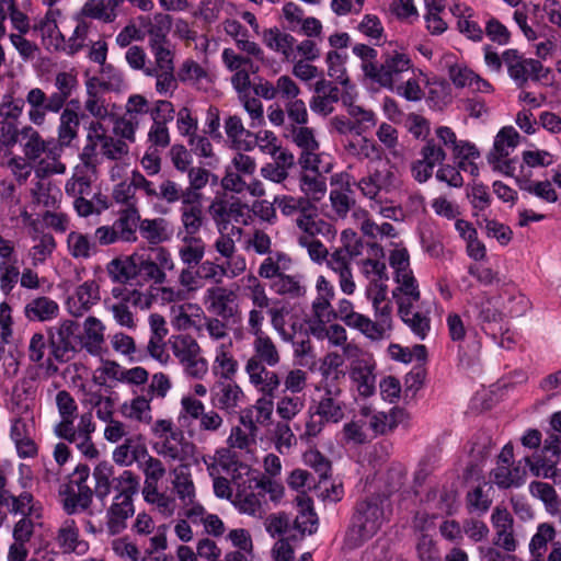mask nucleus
Segmentation results:
<instances>
[{
  "mask_svg": "<svg viewBox=\"0 0 561 561\" xmlns=\"http://www.w3.org/2000/svg\"><path fill=\"white\" fill-rule=\"evenodd\" d=\"M79 85L77 75L71 71H59L53 78L51 92L38 87L31 88L25 95L27 117L31 124L43 126L48 113L58 114L73 95Z\"/></svg>",
  "mask_w": 561,
  "mask_h": 561,
  "instance_id": "1",
  "label": "nucleus"
},
{
  "mask_svg": "<svg viewBox=\"0 0 561 561\" xmlns=\"http://www.w3.org/2000/svg\"><path fill=\"white\" fill-rule=\"evenodd\" d=\"M252 348L253 354L244 365L249 381L260 393L272 394L280 387L282 379L268 368L280 364V351L268 334L253 339Z\"/></svg>",
  "mask_w": 561,
  "mask_h": 561,
  "instance_id": "2",
  "label": "nucleus"
},
{
  "mask_svg": "<svg viewBox=\"0 0 561 561\" xmlns=\"http://www.w3.org/2000/svg\"><path fill=\"white\" fill-rule=\"evenodd\" d=\"M385 520L381 500L370 496L355 504L345 541L348 547L357 548L370 539L380 529Z\"/></svg>",
  "mask_w": 561,
  "mask_h": 561,
  "instance_id": "3",
  "label": "nucleus"
},
{
  "mask_svg": "<svg viewBox=\"0 0 561 561\" xmlns=\"http://www.w3.org/2000/svg\"><path fill=\"white\" fill-rule=\"evenodd\" d=\"M90 476V467L79 463L68 476V481L60 484L58 494L67 515L84 512L91 507L95 494L88 483Z\"/></svg>",
  "mask_w": 561,
  "mask_h": 561,
  "instance_id": "4",
  "label": "nucleus"
},
{
  "mask_svg": "<svg viewBox=\"0 0 561 561\" xmlns=\"http://www.w3.org/2000/svg\"><path fill=\"white\" fill-rule=\"evenodd\" d=\"M354 184L365 197L380 203L383 194L400 187L401 181L397 165L386 158L373 162L367 174Z\"/></svg>",
  "mask_w": 561,
  "mask_h": 561,
  "instance_id": "5",
  "label": "nucleus"
},
{
  "mask_svg": "<svg viewBox=\"0 0 561 561\" xmlns=\"http://www.w3.org/2000/svg\"><path fill=\"white\" fill-rule=\"evenodd\" d=\"M153 62L146 69V76L156 79L154 89L160 95H172L178 89L175 76V45L173 43L149 47Z\"/></svg>",
  "mask_w": 561,
  "mask_h": 561,
  "instance_id": "6",
  "label": "nucleus"
},
{
  "mask_svg": "<svg viewBox=\"0 0 561 561\" xmlns=\"http://www.w3.org/2000/svg\"><path fill=\"white\" fill-rule=\"evenodd\" d=\"M411 68V58L407 54L393 50L383 54L377 66H369L370 77L368 79L393 91L396 84L403 80L404 75L410 72Z\"/></svg>",
  "mask_w": 561,
  "mask_h": 561,
  "instance_id": "7",
  "label": "nucleus"
},
{
  "mask_svg": "<svg viewBox=\"0 0 561 561\" xmlns=\"http://www.w3.org/2000/svg\"><path fill=\"white\" fill-rule=\"evenodd\" d=\"M503 62L510 78L518 88H524L529 80L540 81L546 79L550 72L548 68L543 67L541 61L526 58L515 48L503 51Z\"/></svg>",
  "mask_w": 561,
  "mask_h": 561,
  "instance_id": "8",
  "label": "nucleus"
},
{
  "mask_svg": "<svg viewBox=\"0 0 561 561\" xmlns=\"http://www.w3.org/2000/svg\"><path fill=\"white\" fill-rule=\"evenodd\" d=\"M79 325L72 320H64L47 330L50 355L60 363L70 359V355L77 351Z\"/></svg>",
  "mask_w": 561,
  "mask_h": 561,
  "instance_id": "9",
  "label": "nucleus"
},
{
  "mask_svg": "<svg viewBox=\"0 0 561 561\" xmlns=\"http://www.w3.org/2000/svg\"><path fill=\"white\" fill-rule=\"evenodd\" d=\"M319 391L320 394L314 405V415L321 417L327 423H340L345 417L347 408L343 400V390L336 382L323 380Z\"/></svg>",
  "mask_w": 561,
  "mask_h": 561,
  "instance_id": "10",
  "label": "nucleus"
},
{
  "mask_svg": "<svg viewBox=\"0 0 561 561\" xmlns=\"http://www.w3.org/2000/svg\"><path fill=\"white\" fill-rule=\"evenodd\" d=\"M317 297L311 304L310 330L317 334L318 329L323 330L327 323L336 319L331 301L334 299V286L324 277L319 276L316 283Z\"/></svg>",
  "mask_w": 561,
  "mask_h": 561,
  "instance_id": "11",
  "label": "nucleus"
},
{
  "mask_svg": "<svg viewBox=\"0 0 561 561\" xmlns=\"http://www.w3.org/2000/svg\"><path fill=\"white\" fill-rule=\"evenodd\" d=\"M182 413L184 417H190L198 422V433L217 435L225 427L224 417L214 409H206L205 404L192 397H183L181 400Z\"/></svg>",
  "mask_w": 561,
  "mask_h": 561,
  "instance_id": "12",
  "label": "nucleus"
},
{
  "mask_svg": "<svg viewBox=\"0 0 561 561\" xmlns=\"http://www.w3.org/2000/svg\"><path fill=\"white\" fill-rule=\"evenodd\" d=\"M208 213L219 232L227 230L231 222L248 224V206L239 198H214L208 206Z\"/></svg>",
  "mask_w": 561,
  "mask_h": 561,
  "instance_id": "13",
  "label": "nucleus"
},
{
  "mask_svg": "<svg viewBox=\"0 0 561 561\" xmlns=\"http://www.w3.org/2000/svg\"><path fill=\"white\" fill-rule=\"evenodd\" d=\"M238 298L237 290L217 285L205 290L203 302L209 313L229 320L239 312Z\"/></svg>",
  "mask_w": 561,
  "mask_h": 561,
  "instance_id": "14",
  "label": "nucleus"
},
{
  "mask_svg": "<svg viewBox=\"0 0 561 561\" xmlns=\"http://www.w3.org/2000/svg\"><path fill=\"white\" fill-rule=\"evenodd\" d=\"M472 308L477 324L492 340H496L503 332L505 316L496 308L494 298L484 295L473 302Z\"/></svg>",
  "mask_w": 561,
  "mask_h": 561,
  "instance_id": "15",
  "label": "nucleus"
},
{
  "mask_svg": "<svg viewBox=\"0 0 561 561\" xmlns=\"http://www.w3.org/2000/svg\"><path fill=\"white\" fill-rule=\"evenodd\" d=\"M358 416L364 419L375 436L387 435L408 419V414L403 409L392 408L389 412H382L376 411L368 405L359 409Z\"/></svg>",
  "mask_w": 561,
  "mask_h": 561,
  "instance_id": "16",
  "label": "nucleus"
},
{
  "mask_svg": "<svg viewBox=\"0 0 561 561\" xmlns=\"http://www.w3.org/2000/svg\"><path fill=\"white\" fill-rule=\"evenodd\" d=\"M87 140L99 144L100 153L110 160H121L129 152L127 142L107 135L101 123H91Z\"/></svg>",
  "mask_w": 561,
  "mask_h": 561,
  "instance_id": "17",
  "label": "nucleus"
},
{
  "mask_svg": "<svg viewBox=\"0 0 561 561\" xmlns=\"http://www.w3.org/2000/svg\"><path fill=\"white\" fill-rule=\"evenodd\" d=\"M210 398L215 408L231 413L244 399V392L234 380H218L210 390Z\"/></svg>",
  "mask_w": 561,
  "mask_h": 561,
  "instance_id": "18",
  "label": "nucleus"
},
{
  "mask_svg": "<svg viewBox=\"0 0 561 561\" xmlns=\"http://www.w3.org/2000/svg\"><path fill=\"white\" fill-rule=\"evenodd\" d=\"M293 141L301 149L299 163L304 169H314L320 162L318 154L319 142L316 139L312 128L294 126L291 129Z\"/></svg>",
  "mask_w": 561,
  "mask_h": 561,
  "instance_id": "19",
  "label": "nucleus"
},
{
  "mask_svg": "<svg viewBox=\"0 0 561 561\" xmlns=\"http://www.w3.org/2000/svg\"><path fill=\"white\" fill-rule=\"evenodd\" d=\"M22 515V517L33 516L35 513V499L28 491H23L18 495L12 494L9 490L0 495V526L7 519L8 514Z\"/></svg>",
  "mask_w": 561,
  "mask_h": 561,
  "instance_id": "20",
  "label": "nucleus"
},
{
  "mask_svg": "<svg viewBox=\"0 0 561 561\" xmlns=\"http://www.w3.org/2000/svg\"><path fill=\"white\" fill-rule=\"evenodd\" d=\"M296 226L300 230V234L297 238L313 239L317 236H321L327 240H332L336 236V229L331 222L317 218L316 204L307 214L296 218Z\"/></svg>",
  "mask_w": 561,
  "mask_h": 561,
  "instance_id": "21",
  "label": "nucleus"
},
{
  "mask_svg": "<svg viewBox=\"0 0 561 561\" xmlns=\"http://www.w3.org/2000/svg\"><path fill=\"white\" fill-rule=\"evenodd\" d=\"M100 297V286L96 280H87L79 285L72 296L68 298V310L75 317H82L92 306L96 305Z\"/></svg>",
  "mask_w": 561,
  "mask_h": 561,
  "instance_id": "22",
  "label": "nucleus"
},
{
  "mask_svg": "<svg viewBox=\"0 0 561 561\" xmlns=\"http://www.w3.org/2000/svg\"><path fill=\"white\" fill-rule=\"evenodd\" d=\"M352 176L348 173H340L332 176V184H340L339 188H333L330 192V202L332 209L340 218H345L355 205L352 188Z\"/></svg>",
  "mask_w": 561,
  "mask_h": 561,
  "instance_id": "23",
  "label": "nucleus"
},
{
  "mask_svg": "<svg viewBox=\"0 0 561 561\" xmlns=\"http://www.w3.org/2000/svg\"><path fill=\"white\" fill-rule=\"evenodd\" d=\"M21 141L23 142V153L26 159L35 161L46 153L47 157L56 153L54 140H44L41 134L31 125L21 128Z\"/></svg>",
  "mask_w": 561,
  "mask_h": 561,
  "instance_id": "24",
  "label": "nucleus"
},
{
  "mask_svg": "<svg viewBox=\"0 0 561 561\" xmlns=\"http://www.w3.org/2000/svg\"><path fill=\"white\" fill-rule=\"evenodd\" d=\"M262 42L266 47L280 55L286 61H295L297 54L295 51L296 38L285 31L274 26L266 28L262 33Z\"/></svg>",
  "mask_w": 561,
  "mask_h": 561,
  "instance_id": "25",
  "label": "nucleus"
},
{
  "mask_svg": "<svg viewBox=\"0 0 561 561\" xmlns=\"http://www.w3.org/2000/svg\"><path fill=\"white\" fill-rule=\"evenodd\" d=\"M57 546L64 553H85L88 542L80 538V530L75 519H65L56 534Z\"/></svg>",
  "mask_w": 561,
  "mask_h": 561,
  "instance_id": "26",
  "label": "nucleus"
},
{
  "mask_svg": "<svg viewBox=\"0 0 561 561\" xmlns=\"http://www.w3.org/2000/svg\"><path fill=\"white\" fill-rule=\"evenodd\" d=\"M375 364L369 359L360 358L352 363L350 376L356 385L362 397L368 398L376 390Z\"/></svg>",
  "mask_w": 561,
  "mask_h": 561,
  "instance_id": "27",
  "label": "nucleus"
},
{
  "mask_svg": "<svg viewBox=\"0 0 561 561\" xmlns=\"http://www.w3.org/2000/svg\"><path fill=\"white\" fill-rule=\"evenodd\" d=\"M422 304L400 306L398 313L400 319L421 340H424L431 330L430 311L422 309Z\"/></svg>",
  "mask_w": 561,
  "mask_h": 561,
  "instance_id": "28",
  "label": "nucleus"
},
{
  "mask_svg": "<svg viewBox=\"0 0 561 561\" xmlns=\"http://www.w3.org/2000/svg\"><path fill=\"white\" fill-rule=\"evenodd\" d=\"M135 513L134 500H115L106 510V528L110 535L115 536L124 531L127 520Z\"/></svg>",
  "mask_w": 561,
  "mask_h": 561,
  "instance_id": "29",
  "label": "nucleus"
},
{
  "mask_svg": "<svg viewBox=\"0 0 561 561\" xmlns=\"http://www.w3.org/2000/svg\"><path fill=\"white\" fill-rule=\"evenodd\" d=\"M492 523L496 530L493 543L511 552L516 549L513 535V518L506 510L496 507L492 514Z\"/></svg>",
  "mask_w": 561,
  "mask_h": 561,
  "instance_id": "30",
  "label": "nucleus"
},
{
  "mask_svg": "<svg viewBox=\"0 0 561 561\" xmlns=\"http://www.w3.org/2000/svg\"><path fill=\"white\" fill-rule=\"evenodd\" d=\"M140 214L136 205H129L118 211L113 228L122 242H136Z\"/></svg>",
  "mask_w": 561,
  "mask_h": 561,
  "instance_id": "31",
  "label": "nucleus"
},
{
  "mask_svg": "<svg viewBox=\"0 0 561 561\" xmlns=\"http://www.w3.org/2000/svg\"><path fill=\"white\" fill-rule=\"evenodd\" d=\"M232 341L221 343L215 351V358L213 362V373L219 380H233L238 369L239 363L231 353Z\"/></svg>",
  "mask_w": 561,
  "mask_h": 561,
  "instance_id": "32",
  "label": "nucleus"
},
{
  "mask_svg": "<svg viewBox=\"0 0 561 561\" xmlns=\"http://www.w3.org/2000/svg\"><path fill=\"white\" fill-rule=\"evenodd\" d=\"M325 262L327 266L339 276L341 290L346 295H352L356 285L353 279L351 261L335 249L329 254Z\"/></svg>",
  "mask_w": 561,
  "mask_h": 561,
  "instance_id": "33",
  "label": "nucleus"
},
{
  "mask_svg": "<svg viewBox=\"0 0 561 561\" xmlns=\"http://www.w3.org/2000/svg\"><path fill=\"white\" fill-rule=\"evenodd\" d=\"M180 215L185 236L195 237L204 225L202 199H193L187 196L181 204Z\"/></svg>",
  "mask_w": 561,
  "mask_h": 561,
  "instance_id": "34",
  "label": "nucleus"
},
{
  "mask_svg": "<svg viewBox=\"0 0 561 561\" xmlns=\"http://www.w3.org/2000/svg\"><path fill=\"white\" fill-rule=\"evenodd\" d=\"M376 321L367 317L369 325L365 329V335L371 340H380L385 333L392 329V306L390 300L374 305Z\"/></svg>",
  "mask_w": 561,
  "mask_h": 561,
  "instance_id": "35",
  "label": "nucleus"
},
{
  "mask_svg": "<svg viewBox=\"0 0 561 561\" xmlns=\"http://www.w3.org/2000/svg\"><path fill=\"white\" fill-rule=\"evenodd\" d=\"M24 314L30 321H50L58 317L59 306L54 299L39 296L25 305Z\"/></svg>",
  "mask_w": 561,
  "mask_h": 561,
  "instance_id": "36",
  "label": "nucleus"
},
{
  "mask_svg": "<svg viewBox=\"0 0 561 561\" xmlns=\"http://www.w3.org/2000/svg\"><path fill=\"white\" fill-rule=\"evenodd\" d=\"M254 484L250 489L248 488H240L236 491L234 497L232 500V504L234 507L241 513L247 514L253 517L262 518L264 515V510L261 501V496H264L261 492L255 493Z\"/></svg>",
  "mask_w": 561,
  "mask_h": 561,
  "instance_id": "37",
  "label": "nucleus"
},
{
  "mask_svg": "<svg viewBox=\"0 0 561 561\" xmlns=\"http://www.w3.org/2000/svg\"><path fill=\"white\" fill-rule=\"evenodd\" d=\"M519 138L520 136L514 127H503L495 136L493 150L488 154L489 163H495L508 157L519 144Z\"/></svg>",
  "mask_w": 561,
  "mask_h": 561,
  "instance_id": "38",
  "label": "nucleus"
},
{
  "mask_svg": "<svg viewBox=\"0 0 561 561\" xmlns=\"http://www.w3.org/2000/svg\"><path fill=\"white\" fill-rule=\"evenodd\" d=\"M300 176V190L304 192L306 198L311 203L320 202L327 194V179L319 172V163L317 168L309 169Z\"/></svg>",
  "mask_w": 561,
  "mask_h": 561,
  "instance_id": "39",
  "label": "nucleus"
},
{
  "mask_svg": "<svg viewBox=\"0 0 561 561\" xmlns=\"http://www.w3.org/2000/svg\"><path fill=\"white\" fill-rule=\"evenodd\" d=\"M270 288L276 295L290 299H299L307 294L304 277L299 274L289 275L283 273L275 282H271Z\"/></svg>",
  "mask_w": 561,
  "mask_h": 561,
  "instance_id": "40",
  "label": "nucleus"
},
{
  "mask_svg": "<svg viewBox=\"0 0 561 561\" xmlns=\"http://www.w3.org/2000/svg\"><path fill=\"white\" fill-rule=\"evenodd\" d=\"M55 435L70 444H75L85 458L94 459L99 456V450L92 442L91 434L77 432L75 424L56 431Z\"/></svg>",
  "mask_w": 561,
  "mask_h": 561,
  "instance_id": "41",
  "label": "nucleus"
},
{
  "mask_svg": "<svg viewBox=\"0 0 561 561\" xmlns=\"http://www.w3.org/2000/svg\"><path fill=\"white\" fill-rule=\"evenodd\" d=\"M94 494L104 501L112 492L115 479L114 467L108 461H100L92 470Z\"/></svg>",
  "mask_w": 561,
  "mask_h": 561,
  "instance_id": "42",
  "label": "nucleus"
},
{
  "mask_svg": "<svg viewBox=\"0 0 561 561\" xmlns=\"http://www.w3.org/2000/svg\"><path fill=\"white\" fill-rule=\"evenodd\" d=\"M59 116L58 147H69L78 137L80 121L78 113L69 107L62 108Z\"/></svg>",
  "mask_w": 561,
  "mask_h": 561,
  "instance_id": "43",
  "label": "nucleus"
},
{
  "mask_svg": "<svg viewBox=\"0 0 561 561\" xmlns=\"http://www.w3.org/2000/svg\"><path fill=\"white\" fill-rule=\"evenodd\" d=\"M106 272L114 283L121 285L128 284L137 276V265L135 256H126L124 259H113L106 265Z\"/></svg>",
  "mask_w": 561,
  "mask_h": 561,
  "instance_id": "44",
  "label": "nucleus"
},
{
  "mask_svg": "<svg viewBox=\"0 0 561 561\" xmlns=\"http://www.w3.org/2000/svg\"><path fill=\"white\" fill-rule=\"evenodd\" d=\"M297 506L299 513L294 520V527L301 535L313 534L317 530L318 518L313 512L311 499L306 495L297 496Z\"/></svg>",
  "mask_w": 561,
  "mask_h": 561,
  "instance_id": "45",
  "label": "nucleus"
},
{
  "mask_svg": "<svg viewBox=\"0 0 561 561\" xmlns=\"http://www.w3.org/2000/svg\"><path fill=\"white\" fill-rule=\"evenodd\" d=\"M37 182L31 190L33 199L37 204H42L45 207H55L58 199L61 197L60 190L57 185L47 176L36 178Z\"/></svg>",
  "mask_w": 561,
  "mask_h": 561,
  "instance_id": "46",
  "label": "nucleus"
},
{
  "mask_svg": "<svg viewBox=\"0 0 561 561\" xmlns=\"http://www.w3.org/2000/svg\"><path fill=\"white\" fill-rule=\"evenodd\" d=\"M67 249L73 259L87 260L98 252L96 242L79 231H71L68 234Z\"/></svg>",
  "mask_w": 561,
  "mask_h": 561,
  "instance_id": "47",
  "label": "nucleus"
},
{
  "mask_svg": "<svg viewBox=\"0 0 561 561\" xmlns=\"http://www.w3.org/2000/svg\"><path fill=\"white\" fill-rule=\"evenodd\" d=\"M150 401L146 394L137 396L129 402H124L121 412L127 419L148 424L152 420Z\"/></svg>",
  "mask_w": 561,
  "mask_h": 561,
  "instance_id": "48",
  "label": "nucleus"
},
{
  "mask_svg": "<svg viewBox=\"0 0 561 561\" xmlns=\"http://www.w3.org/2000/svg\"><path fill=\"white\" fill-rule=\"evenodd\" d=\"M183 245L179 250L181 261L188 267H196L205 255V243L198 237L184 236Z\"/></svg>",
  "mask_w": 561,
  "mask_h": 561,
  "instance_id": "49",
  "label": "nucleus"
},
{
  "mask_svg": "<svg viewBox=\"0 0 561 561\" xmlns=\"http://www.w3.org/2000/svg\"><path fill=\"white\" fill-rule=\"evenodd\" d=\"M140 489V478L131 470H123L115 476L113 489L115 500H133Z\"/></svg>",
  "mask_w": 561,
  "mask_h": 561,
  "instance_id": "50",
  "label": "nucleus"
},
{
  "mask_svg": "<svg viewBox=\"0 0 561 561\" xmlns=\"http://www.w3.org/2000/svg\"><path fill=\"white\" fill-rule=\"evenodd\" d=\"M173 473L172 486L182 506L193 504V501L196 500V489L191 473L183 468L175 469Z\"/></svg>",
  "mask_w": 561,
  "mask_h": 561,
  "instance_id": "51",
  "label": "nucleus"
},
{
  "mask_svg": "<svg viewBox=\"0 0 561 561\" xmlns=\"http://www.w3.org/2000/svg\"><path fill=\"white\" fill-rule=\"evenodd\" d=\"M56 405L60 415V422L54 426V433L56 431H60V428L75 424V419L77 417L78 412V405L75 399L66 390H61L57 393Z\"/></svg>",
  "mask_w": 561,
  "mask_h": 561,
  "instance_id": "52",
  "label": "nucleus"
},
{
  "mask_svg": "<svg viewBox=\"0 0 561 561\" xmlns=\"http://www.w3.org/2000/svg\"><path fill=\"white\" fill-rule=\"evenodd\" d=\"M342 103L347 107V113L353 118V123L356 124V135L359 136L365 130L376 125L375 113L370 110L353 104L351 96L343 95Z\"/></svg>",
  "mask_w": 561,
  "mask_h": 561,
  "instance_id": "53",
  "label": "nucleus"
},
{
  "mask_svg": "<svg viewBox=\"0 0 561 561\" xmlns=\"http://www.w3.org/2000/svg\"><path fill=\"white\" fill-rule=\"evenodd\" d=\"M291 260L283 252H276L263 260L257 270L259 277L275 282L286 268Z\"/></svg>",
  "mask_w": 561,
  "mask_h": 561,
  "instance_id": "54",
  "label": "nucleus"
},
{
  "mask_svg": "<svg viewBox=\"0 0 561 561\" xmlns=\"http://www.w3.org/2000/svg\"><path fill=\"white\" fill-rule=\"evenodd\" d=\"M104 325L95 317H88L84 321V336L82 345L90 354H98L104 342Z\"/></svg>",
  "mask_w": 561,
  "mask_h": 561,
  "instance_id": "55",
  "label": "nucleus"
},
{
  "mask_svg": "<svg viewBox=\"0 0 561 561\" xmlns=\"http://www.w3.org/2000/svg\"><path fill=\"white\" fill-rule=\"evenodd\" d=\"M225 131L227 138L232 142L237 149L250 150L251 145L247 141L252 133L244 128L242 119L237 115H230L225 119Z\"/></svg>",
  "mask_w": 561,
  "mask_h": 561,
  "instance_id": "56",
  "label": "nucleus"
},
{
  "mask_svg": "<svg viewBox=\"0 0 561 561\" xmlns=\"http://www.w3.org/2000/svg\"><path fill=\"white\" fill-rule=\"evenodd\" d=\"M526 471L519 467L511 468L510 465H497L492 471L493 482L501 489L519 486L523 484Z\"/></svg>",
  "mask_w": 561,
  "mask_h": 561,
  "instance_id": "57",
  "label": "nucleus"
},
{
  "mask_svg": "<svg viewBox=\"0 0 561 561\" xmlns=\"http://www.w3.org/2000/svg\"><path fill=\"white\" fill-rule=\"evenodd\" d=\"M274 204L280 210V213L290 217L294 215L301 216L307 214L309 209L313 208V203L306 197H295L290 195H277L274 198Z\"/></svg>",
  "mask_w": 561,
  "mask_h": 561,
  "instance_id": "58",
  "label": "nucleus"
},
{
  "mask_svg": "<svg viewBox=\"0 0 561 561\" xmlns=\"http://www.w3.org/2000/svg\"><path fill=\"white\" fill-rule=\"evenodd\" d=\"M138 228L141 237L152 245H157L169 238L167 224L163 218L140 219Z\"/></svg>",
  "mask_w": 561,
  "mask_h": 561,
  "instance_id": "59",
  "label": "nucleus"
},
{
  "mask_svg": "<svg viewBox=\"0 0 561 561\" xmlns=\"http://www.w3.org/2000/svg\"><path fill=\"white\" fill-rule=\"evenodd\" d=\"M336 319L342 320L347 327L360 331L365 335V329L369 325L367 317L355 312L352 301L348 299H341L335 310Z\"/></svg>",
  "mask_w": 561,
  "mask_h": 561,
  "instance_id": "60",
  "label": "nucleus"
},
{
  "mask_svg": "<svg viewBox=\"0 0 561 561\" xmlns=\"http://www.w3.org/2000/svg\"><path fill=\"white\" fill-rule=\"evenodd\" d=\"M169 342L171 351L180 364L201 350L198 342L190 334L172 335Z\"/></svg>",
  "mask_w": 561,
  "mask_h": 561,
  "instance_id": "61",
  "label": "nucleus"
},
{
  "mask_svg": "<svg viewBox=\"0 0 561 561\" xmlns=\"http://www.w3.org/2000/svg\"><path fill=\"white\" fill-rule=\"evenodd\" d=\"M304 408V394L283 393L276 403V413L282 420L288 422L297 416Z\"/></svg>",
  "mask_w": 561,
  "mask_h": 561,
  "instance_id": "62",
  "label": "nucleus"
},
{
  "mask_svg": "<svg viewBox=\"0 0 561 561\" xmlns=\"http://www.w3.org/2000/svg\"><path fill=\"white\" fill-rule=\"evenodd\" d=\"M153 24L154 26L151 27L147 34L149 37L148 46L153 47L172 43L168 38L172 25L171 16L163 13H156Z\"/></svg>",
  "mask_w": 561,
  "mask_h": 561,
  "instance_id": "63",
  "label": "nucleus"
},
{
  "mask_svg": "<svg viewBox=\"0 0 561 561\" xmlns=\"http://www.w3.org/2000/svg\"><path fill=\"white\" fill-rule=\"evenodd\" d=\"M144 500L156 506L157 511L164 517H171L175 512V501L158 488L142 490Z\"/></svg>",
  "mask_w": 561,
  "mask_h": 561,
  "instance_id": "64",
  "label": "nucleus"
}]
</instances>
